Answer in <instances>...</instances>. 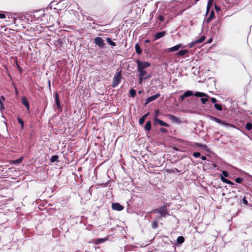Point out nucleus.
Listing matches in <instances>:
<instances>
[{"mask_svg": "<svg viewBox=\"0 0 252 252\" xmlns=\"http://www.w3.org/2000/svg\"><path fill=\"white\" fill-rule=\"evenodd\" d=\"M154 213H158L159 215L157 216L158 218H165L168 215V211L166 209V206H163L158 209H155L154 211Z\"/></svg>", "mask_w": 252, "mask_h": 252, "instance_id": "f257e3e1", "label": "nucleus"}, {"mask_svg": "<svg viewBox=\"0 0 252 252\" xmlns=\"http://www.w3.org/2000/svg\"><path fill=\"white\" fill-rule=\"evenodd\" d=\"M122 76H121V71L117 72L114 77L113 80V83L112 86L113 87H116L121 82Z\"/></svg>", "mask_w": 252, "mask_h": 252, "instance_id": "f03ea898", "label": "nucleus"}, {"mask_svg": "<svg viewBox=\"0 0 252 252\" xmlns=\"http://www.w3.org/2000/svg\"><path fill=\"white\" fill-rule=\"evenodd\" d=\"M137 69H144L150 66V63L146 62H141L139 60L137 61Z\"/></svg>", "mask_w": 252, "mask_h": 252, "instance_id": "7ed1b4c3", "label": "nucleus"}, {"mask_svg": "<svg viewBox=\"0 0 252 252\" xmlns=\"http://www.w3.org/2000/svg\"><path fill=\"white\" fill-rule=\"evenodd\" d=\"M94 43L96 45L101 48H103L104 46V40L102 38L99 37H97L94 39Z\"/></svg>", "mask_w": 252, "mask_h": 252, "instance_id": "20e7f679", "label": "nucleus"}, {"mask_svg": "<svg viewBox=\"0 0 252 252\" xmlns=\"http://www.w3.org/2000/svg\"><path fill=\"white\" fill-rule=\"evenodd\" d=\"M113 210L117 211H122L124 209V207L118 203H113L112 204Z\"/></svg>", "mask_w": 252, "mask_h": 252, "instance_id": "39448f33", "label": "nucleus"}, {"mask_svg": "<svg viewBox=\"0 0 252 252\" xmlns=\"http://www.w3.org/2000/svg\"><path fill=\"white\" fill-rule=\"evenodd\" d=\"M210 118L212 120H213V121H215V122H217V123H218L219 124H222V125H224V126H231L230 124H229L228 123L223 122L221 121L220 119H218L217 118H216V117H215L214 116H210Z\"/></svg>", "mask_w": 252, "mask_h": 252, "instance_id": "423d86ee", "label": "nucleus"}, {"mask_svg": "<svg viewBox=\"0 0 252 252\" xmlns=\"http://www.w3.org/2000/svg\"><path fill=\"white\" fill-rule=\"evenodd\" d=\"M159 96H160L159 94H157L155 95H154L149 97L146 101L145 105H147L149 102L157 99L159 97Z\"/></svg>", "mask_w": 252, "mask_h": 252, "instance_id": "0eeeda50", "label": "nucleus"}, {"mask_svg": "<svg viewBox=\"0 0 252 252\" xmlns=\"http://www.w3.org/2000/svg\"><path fill=\"white\" fill-rule=\"evenodd\" d=\"M154 120L155 123L159 124L160 126L168 127L169 125L162 121L158 119V118H154Z\"/></svg>", "mask_w": 252, "mask_h": 252, "instance_id": "6e6552de", "label": "nucleus"}, {"mask_svg": "<svg viewBox=\"0 0 252 252\" xmlns=\"http://www.w3.org/2000/svg\"><path fill=\"white\" fill-rule=\"evenodd\" d=\"M21 100L22 104L25 105L28 110L30 109V104L28 99L26 97L23 96L21 97Z\"/></svg>", "mask_w": 252, "mask_h": 252, "instance_id": "1a4fd4ad", "label": "nucleus"}, {"mask_svg": "<svg viewBox=\"0 0 252 252\" xmlns=\"http://www.w3.org/2000/svg\"><path fill=\"white\" fill-rule=\"evenodd\" d=\"M182 46V44H177L172 47L169 48L168 49V51L170 52H174V51L178 50Z\"/></svg>", "mask_w": 252, "mask_h": 252, "instance_id": "9d476101", "label": "nucleus"}, {"mask_svg": "<svg viewBox=\"0 0 252 252\" xmlns=\"http://www.w3.org/2000/svg\"><path fill=\"white\" fill-rule=\"evenodd\" d=\"M220 179L223 183H225L231 186L234 185V183L233 182L225 178L222 175L220 176Z\"/></svg>", "mask_w": 252, "mask_h": 252, "instance_id": "9b49d317", "label": "nucleus"}, {"mask_svg": "<svg viewBox=\"0 0 252 252\" xmlns=\"http://www.w3.org/2000/svg\"><path fill=\"white\" fill-rule=\"evenodd\" d=\"M166 34V32L165 31L161 32H158L155 35V39H158L163 36H164Z\"/></svg>", "mask_w": 252, "mask_h": 252, "instance_id": "f8f14e48", "label": "nucleus"}, {"mask_svg": "<svg viewBox=\"0 0 252 252\" xmlns=\"http://www.w3.org/2000/svg\"><path fill=\"white\" fill-rule=\"evenodd\" d=\"M55 99L56 105H57V107L58 108H61V104H60V100H59V95H58V94L57 93H56L55 94Z\"/></svg>", "mask_w": 252, "mask_h": 252, "instance_id": "ddd939ff", "label": "nucleus"}, {"mask_svg": "<svg viewBox=\"0 0 252 252\" xmlns=\"http://www.w3.org/2000/svg\"><path fill=\"white\" fill-rule=\"evenodd\" d=\"M149 114V113H147L145 114V115H144L143 116H142V117L140 118V119L139 120V123L140 125H142L144 124L145 119L147 118V117L148 116V115Z\"/></svg>", "mask_w": 252, "mask_h": 252, "instance_id": "4468645a", "label": "nucleus"}, {"mask_svg": "<svg viewBox=\"0 0 252 252\" xmlns=\"http://www.w3.org/2000/svg\"><path fill=\"white\" fill-rule=\"evenodd\" d=\"M189 52L187 50H182L179 51L177 54L176 55L179 57H182L184 56L185 54H187Z\"/></svg>", "mask_w": 252, "mask_h": 252, "instance_id": "2eb2a0df", "label": "nucleus"}, {"mask_svg": "<svg viewBox=\"0 0 252 252\" xmlns=\"http://www.w3.org/2000/svg\"><path fill=\"white\" fill-rule=\"evenodd\" d=\"M214 16H215L214 12L213 10H212L211 12L209 17L206 19V23H209L211 21V20L214 18Z\"/></svg>", "mask_w": 252, "mask_h": 252, "instance_id": "dca6fc26", "label": "nucleus"}, {"mask_svg": "<svg viewBox=\"0 0 252 252\" xmlns=\"http://www.w3.org/2000/svg\"><path fill=\"white\" fill-rule=\"evenodd\" d=\"M5 100V98L3 96H1L0 97V109L1 110L4 109V104L3 103V101Z\"/></svg>", "mask_w": 252, "mask_h": 252, "instance_id": "f3484780", "label": "nucleus"}, {"mask_svg": "<svg viewBox=\"0 0 252 252\" xmlns=\"http://www.w3.org/2000/svg\"><path fill=\"white\" fill-rule=\"evenodd\" d=\"M168 117L170 118V119L173 122H177V123L180 122L179 119L175 116H173L172 115H169Z\"/></svg>", "mask_w": 252, "mask_h": 252, "instance_id": "a211bd4d", "label": "nucleus"}, {"mask_svg": "<svg viewBox=\"0 0 252 252\" xmlns=\"http://www.w3.org/2000/svg\"><path fill=\"white\" fill-rule=\"evenodd\" d=\"M194 95L197 97H204V96L207 97L208 96L207 94H206L205 93H202V92H196L194 94Z\"/></svg>", "mask_w": 252, "mask_h": 252, "instance_id": "6ab92c4d", "label": "nucleus"}, {"mask_svg": "<svg viewBox=\"0 0 252 252\" xmlns=\"http://www.w3.org/2000/svg\"><path fill=\"white\" fill-rule=\"evenodd\" d=\"M138 71L139 72L138 76L139 77H143L146 74V71L144 69H137Z\"/></svg>", "mask_w": 252, "mask_h": 252, "instance_id": "aec40b11", "label": "nucleus"}, {"mask_svg": "<svg viewBox=\"0 0 252 252\" xmlns=\"http://www.w3.org/2000/svg\"><path fill=\"white\" fill-rule=\"evenodd\" d=\"M135 48L136 52L138 54L140 55L142 53V50L140 48V46L139 45V44L138 43L136 44V45L135 46Z\"/></svg>", "mask_w": 252, "mask_h": 252, "instance_id": "412c9836", "label": "nucleus"}, {"mask_svg": "<svg viewBox=\"0 0 252 252\" xmlns=\"http://www.w3.org/2000/svg\"><path fill=\"white\" fill-rule=\"evenodd\" d=\"M145 129L147 131H149L151 129V123L150 121H148L146 122L145 126Z\"/></svg>", "mask_w": 252, "mask_h": 252, "instance_id": "4be33fe9", "label": "nucleus"}, {"mask_svg": "<svg viewBox=\"0 0 252 252\" xmlns=\"http://www.w3.org/2000/svg\"><path fill=\"white\" fill-rule=\"evenodd\" d=\"M185 241V238L183 236H179L177 238V243L179 244L183 243Z\"/></svg>", "mask_w": 252, "mask_h": 252, "instance_id": "5701e85b", "label": "nucleus"}, {"mask_svg": "<svg viewBox=\"0 0 252 252\" xmlns=\"http://www.w3.org/2000/svg\"><path fill=\"white\" fill-rule=\"evenodd\" d=\"M106 240H107V239H106V238L97 239L95 240L94 243L95 244H98L103 243Z\"/></svg>", "mask_w": 252, "mask_h": 252, "instance_id": "b1692460", "label": "nucleus"}, {"mask_svg": "<svg viewBox=\"0 0 252 252\" xmlns=\"http://www.w3.org/2000/svg\"><path fill=\"white\" fill-rule=\"evenodd\" d=\"M106 40L108 43L111 45V46H115L116 45V43L112 41L110 38H107Z\"/></svg>", "mask_w": 252, "mask_h": 252, "instance_id": "393cba45", "label": "nucleus"}, {"mask_svg": "<svg viewBox=\"0 0 252 252\" xmlns=\"http://www.w3.org/2000/svg\"><path fill=\"white\" fill-rule=\"evenodd\" d=\"M186 97L191 96L193 94V92L191 91H188L184 93Z\"/></svg>", "mask_w": 252, "mask_h": 252, "instance_id": "a878e982", "label": "nucleus"}, {"mask_svg": "<svg viewBox=\"0 0 252 252\" xmlns=\"http://www.w3.org/2000/svg\"><path fill=\"white\" fill-rule=\"evenodd\" d=\"M17 120H18V123L21 125V128H23V127H24V123L23 120L22 119H21L20 118L18 117L17 118Z\"/></svg>", "mask_w": 252, "mask_h": 252, "instance_id": "bb28decb", "label": "nucleus"}, {"mask_svg": "<svg viewBox=\"0 0 252 252\" xmlns=\"http://www.w3.org/2000/svg\"><path fill=\"white\" fill-rule=\"evenodd\" d=\"M205 39V36H202L200 38H199L198 39L195 40L196 42H197V44L202 43Z\"/></svg>", "mask_w": 252, "mask_h": 252, "instance_id": "cd10ccee", "label": "nucleus"}, {"mask_svg": "<svg viewBox=\"0 0 252 252\" xmlns=\"http://www.w3.org/2000/svg\"><path fill=\"white\" fill-rule=\"evenodd\" d=\"M58 158H59V157H58V156L54 155V156H53L51 157V158L50 159V160H51V162H54L57 161L58 160Z\"/></svg>", "mask_w": 252, "mask_h": 252, "instance_id": "c85d7f7f", "label": "nucleus"}, {"mask_svg": "<svg viewBox=\"0 0 252 252\" xmlns=\"http://www.w3.org/2000/svg\"><path fill=\"white\" fill-rule=\"evenodd\" d=\"M197 44V42H196V41L194 40L193 41H192L191 42L189 43L187 45V46L189 48H192L195 44Z\"/></svg>", "mask_w": 252, "mask_h": 252, "instance_id": "c756f323", "label": "nucleus"}, {"mask_svg": "<svg viewBox=\"0 0 252 252\" xmlns=\"http://www.w3.org/2000/svg\"><path fill=\"white\" fill-rule=\"evenodd\" d=\"M129 94L131 97H134L136 95V92L134 89H131L129 91Z\"/></svg>", "mask_w": 252, "mask_h": 252, "instance_id": "7c9ffc66", "label": "nucleus"}, {"mask_svg": "<svg viewBox=\"0 0 252 252\" xmlns=\"http://www.w3.org/2000/svg\"><path fill=\"white\" fill-rule=\"evenodd\" d=\"M195 144L196 146H197L198 147H200L201 148H202L203 149H205L206 148V146L204 144H200V143H196Z\"/></svg>", "mask_w": 252, "mask_h": 252, "instance_id": "2f4dec72", "label": "nucleus"}, {"mask_svg": "<svg viewBox=\"0 0 252 252\" xmlns=\"http://www.w3.org/2000/svg\"><path fill=\"white\" fill-rule=\"evenodd\" d=\"M23 157H21L20 158H19V159H16V160H14L12 161V162L14 164H17V163H20L21 162H22V161L23 160Z\"/></svg>", "mask_w": 252, "mask_h": 252, "instance_id": "473e14b6", "label": "nucleus"}, {"mask_svg": "<svg viewBox=\"0 0 252 252\" xmlns=\"http://www.w3.org/2000/svg\"><path fill=\"white\" fill-rule=\"evenodd\" d=\"M214 106H215V108L218 110L221 111L222 110V107H221V105H220V104H215Z\"/></svg>", "mask_w": 252, "mask_h": 252, "instance_id": "72a5a7b5", "label": "nucleus"}, {"mask_svg": "<svg viewBox=\"0 0 252 252\" xmlns=\"http://www.w3.org/2000/svg\"><path fill=\"white\" fill-rule=\"evenodd\" d=\"M246 128L247 130H250L252 129V124L250 123H248L246 125Z\"/></svg>", "mask_w": 252, "mask_h": 252, "instance_id": "f704fd0d", "label": "nucleus"}, {"mask_svg": "<svg viewBox=\"0 0 252 252\" xmlns=\"http://www.w3.org/2000/svg\"><path fill=\"white\" fill-rule=\"evenodd\" d=\"M213 0H209L207 3V9H210V7L212 6L213 4Z\"/></svg>", "mask_w": 252, "mask_h": 252, "instance_id": "c9c22d12", "label": "nucleus"}, {"mask_svg": "<svg viewBox=\"0 0 252 252\" xmlns=\"http://www.w3.org/2000/svg\"><path fill=\"white\" fill-rule=\"evenodd\" d=\"M243 179L240 177L237 178L235 179V182L237 183H241L243 181Z\"/></svg>", "mask_w": 252, "mask_h": 252, "instance_id": "e433bc0d", "label": "nucleus"}, {"mask_svg": "<svg viewBox=\"0 0 252 252\" xmlns=\"http://www.w3.org/2000/svg\"><path fill=\"white\" fill-rule=\"evenodd\" d=\"M200 100L202 104H205L208 100V99L207 98H201Z\"/></svg>", "mask_w": 252, "mask_h": 252, "instance_id": "4c0bfd02", "label": "nucleus"}, {"mask_svg": "<svg viewBox=\"0 0 252 252\" xmlns=\"http://www.w3.org/2000/svg\"><path fill=\"white\" fill-rule=\"evenodd\" d=\"M222 176H223L225 177H228L229 176L228 172L226 171H222Z\"/></svg>", "mask_w": 252, "mask_h": 252, "instance_id": "58836bf2", "label": "nucleus"}, {"mask_svg": "<svg viewBox=\"0 0 252 252\" xmlns=\"http://www.w3.org/2000/svg\"><path fill=\"white\" fill-rule=\"evenodd\" d=\"M193 156L195 158H198V157H200V154L199 152H195V153H193Z\"/></svg>", "mask_w": 252, "mask_h": 252, "instance_id": "ea45409f", "label": "nucleus"}, {"mask_svg": "<svg viewBox=\"0 0 252 252\" xmlns=\"http://www.w3.org/2000/svg\"><path fill=\"white\" fill-rule=\"evenodd\" d=\"M158 226V222L157 221H155L153 222V224H152V227L153 228H157Z\"/></svg>", "mask_w": 252, "mask_h": 252, "instance_id": "a19ab883", "label": "nucleus"}, {"mask_svg": "<svg viewBox=\"0 0 252 252\" xmlns=\"http://www.w3.org/2000/svg\"><path fill=\"white\" fill-rule=\"evenodd\" d=\"M160 131L162 133H165L167 132V130L164 128H161L160 129Z\"/></svg>", "mask_w": 252, "mask_h": 252, "instance_id": "79ce46f5", "label": "nucleus"}, {"mask_svg": "<svg viewBox=\"0 0 252 252\" xmlns=\"http://www.w3.org/2000/svg\"><path fill=\"white\" fill-rule=\"evenodd\" d=\"M185 98H186V96H185V94H184L183 95H181V96H180V98H180V99L181 100H182H182H183L185 99Z\"/></svg>", "mask_w": 252, "mask_h": 252, "instance_id": "37998d69", "label": "nucleus"}, {"mask_svg": "<svg viewBox=\"0 0 252 252\" xmlns=\"http://www.w3.org/2000/svg\"><path fill=\"white\" fill-rule=\"evenodd\" d=\"M158 114H159V111L158 110H157L156 111V113H155V114L154 118H157L158 115Z\"/></svg>", "mask_w": 252, "mask_h": 252, "instance_id": "c03bdc74", "label": "nucleus"}, {"mask_svg": "<svg viewBox=\"0 0 252 252\" xmlns=\"http://www.w3.org/2000/svg\"><path fill=\"white\" fill-rule=\"evenodd\" d=\"M211 101L213 102V103H216L217 101V100L216 99V98H214V97H212L211 98Z\"/></svg>", "mask_w": 252, "mask_h": 252, "instance_id": "a18cd8bd", "label": "nucleus"}, {"mask_svg": "<svg viewBox=\"0 0 252 252\" xmlns=\"http://www.w3.org/2000/svg\"><path fill=\"white\" fill-rule=\"evenodd\" d=\"M5 14H3V13H0V18L1 19H4L5 18Z\"/></svg>", "mask_w": 252, "mask_h": 252, "instance_id": "49530a36", "label": "nucleus"}, {"mask_svg": "<svg viewBox=\"0 0 252 252\" xmlns=\"http://www.w3.org/2000/svg\"><path fill=\"white\" fill-rule=\"evenodd\" d=\"M158 18L160 21H162L164 20V17L162 15H160Z\"/></svg>", "mask_w": 252, "mask_h": 252, "instance_id": "de8ad7c7", "label": "nucleus"}, {"mask_svg": "<svg viewBox=\"0 0 252 252\" xmlns=\"http://www.w3.org/2000/svg\"><path fill=\"white\" fill-rule=\"evenodd\" d=\"M215 9L217 11H219L220 10V8L217 5H215Z\"/></svg>", "mask_w": 252, "mask_h": 252, "instance_id": "09e8293b", "label": "nucleus"}, {"mask_svg": "<svg viewBox=\"0 0 252 252\" xmlns=\"http://www.w3.org/2000/svg\"><path fill=\"white\" fill-rule=\"evenodd\" d=\"M143 77H139V83H141L143 81Z\"/></svg>", "mask_w": 252, "mask_h": 252, "instance_id": "8fccbe9b", "label": "nucleus"}, {"mask_svg": "<svg viewBox=\"0 0 252 252\" xmlns=\"http://www.w3.org/2000/svg\"><path fill=\"white\" fill-rule=\"evenodd\" d=\"M243 202L246 204H248V201L245 198L243 199Z\"/></svg>", "mask_w": 252, "mask_h": 252, "instance_id": "3c124183", "label": "nucleus"}, {"mask_svg": "<svg viewBox=\"0 0 252 252\" xmlns=\"http://www.w3.org/2000/svg\"><path fill=\"white\" fill-rule=\"evenodd\" d=\"M201 158L203 160H205L206 159V157L205 156H202L201 157Z\"/></svg>", "mask_w": 252, "mask_h": 252, "instance_id": "603ef678", "label": "nucleus"}, {"mask_svg": "<svg viewBox=\"0 0 252 252\" xmlns=\"http://www.w3.org/2000/svg\"><path fill=\"white\" fill-rule=\"evenodd\" d=\"M212 41V39H210V40H209V41H208L207 42V43H210Z\"/></svg>", "mask_w": 252, "mask_h": 252, "instance_id": "864d4df0", "label": "nucleus"}, {"mask_svg": "<svg viewBox=\"0 0 252 252\" xmlns=\"http://www.w3.org/2000/svg\"><path fill=\"white\" fill-rule=\"evenodd\" d=\"M210 9H207V10H206V14L209 12V11H210Z\"/></svg>", "mask_w": 252, "mask_h": 252, "instance_id": "5fc2aeb1", "label": "nucleus"}, {"mask_svg": "<svg viewBox=\"0 0 252 252\" xmlns=\"http://www.w3.org/2000/svg\"><path fill=\"white\" fill-rule=\"evenodd\" d=\"M17 65L18 68L20 70V71H21V68L20 67L19 65L18 64H17Z\"/></svg>", "mask_w": 252, "mask_h": 252, "instance_id": "6e6d98bb", "label": "nucleus"}, {"mask_svg": "<svg viewBox=\"0 0 252 252\" xmlns=\"http://www.w3.org/2000/svg\"><path fill=\"white\" fill-rule=\"evenodd\" d=\"M145 42H146V43H148V42H150V41H149V40H146L145 41Z\"/></svg>", "mask_w": 252, "mask_h": 252, "instance_id": "4d7b16f0", "label": "nucleus"}, {"mask_svg": "<svg viewBox=\"0 0 252 252\" xmlns=\"http://www.w3.org/2000/svg\"><path fill=\"white\" fill-rule=\"evenodd\" d=\"M15 92H16V93L17 94H18V91H17V90L16 89L15 90Z\"/></svg>", "mask_w": 252, "mask_h": 252, "instance_id": "13d9d810", "label": "nucleus"}, {"mask_svg": "<svg viewBox=\"0 0 252 252\" xmlns=\"http://www.w3.org/2000/svg\"><path fill=\"white\" fill-rule=\"evenodd\" d=\"M195 0L197 1H199V0Z\"/></svg>", "mask_w": 252, "mask_h": 252, "instance_id": "bf43d9fd", "label": "nucleus"}]
</instances>
